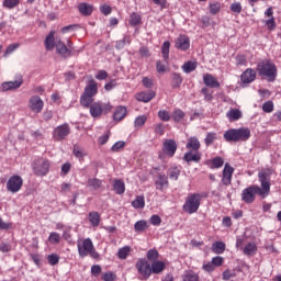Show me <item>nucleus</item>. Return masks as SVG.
<instances>
[{
  "label": "nucleus",
  "mask_w": 281,
  "mask_h": 281,
  "mask_svg": "<svg viewBox=\"0 0 281 281\" xmlns=\"http://www.w3.org/2000/svg\"><path fill=\"white\" fill-rule=\"evenodd\" d=\"M171 117L173 122H181V120L186 117V112H183L181 109H177L173 111Z\"/></svg>",
  "instance_id": "nucleus-46"
},
{
  "label": "nucleus",
  "mask_w": 281,
  "mask_h": 281,
  "mask_svg": "<svg viewBox=\"0 0 281 281\" xmlns=\"http://www.w3.org/2000/svg\"><path fill=\"white\" fill-rule=\"evenodd\" d=\"M48 243H50V245H58L60 243V234L56 232L50 233L48 236Z\"/></svg>",
  "instance_id": "nucleus-52"
},
{
  "label": "nucleus",
  "mask_w": 281,
  "mask_h": 281,
  "mask_svg": "<svg viewBox=\"0 0 281 281\" xmlns=\"http://www.w3.org/2000/svg\"><path fill=\"white\" fill-rule=\"evenodd\" d=\"M131 251H132L131 246H124V247L119 249L117 258L120 260H126L128 258V256H131Z\"/></svg>",
  "instance_id": "nucleus-37"
},
{
  "label": "nucleus",
  "mask_w": 281,
  "mask_h": 281,
  "mask_svg": "<svg viewBox=\"0 0 281 281\" xmlns=\"http://www.w3.org/2000/svg\"><path fill=\"white\" fill-rule=\"evenodd\" d=\"M258 246L255 243H248L243 249V254H245V256H256Z\"/></svg>",
  "instance_id": "nucleus-35"
},
{
  "label": "nucleus",
  "mask_w": 281,
  "mask_h": 281,
  "mask_svg": "<svg viewBox=\"0 0 281 281\" xmlns=\"http://www.w3.org/2000/svg\"><path fill=\"white\" fill-rule=\"evenodd\" d=\"M201 93L204 95L206 102H212V100H214V95H212V92H210V88H202Z\"/></svg>",
  "instance_id": "nucleus-57"
},
{
  "label": "nucleus",
  "mask_w": 281,
  "mask_h": 281,
  "mask_svg": "<svg viewBox=\"0 0 281 281\" xmlns=\"http://www.w3.org/2000/svg\"><path fill=\"white\" fill-rule=\"evenodd\" d=\"M78 10L82 16H91L93 14V5L86 2L79 3Z\"/></svg>",
  "instance_id": "nucleus-26"
},
{
  "label": "nucleus",
  "mask_w": 281,
  "mask_h": 281,
  "mask_svg": "<svg viewBox=\"0 0 281 281\" xmlns=\"http://www.w3.org/2000/svg\"><path fill=\"white\" fill-rule=\"evenodd\" d=\"M201 194L200 193H191L187 196L184 204L182 206L183 212L187 214H196L199 209L201 207Z\"/></svg>",
  "instance_id": "nucleus-6"
},
{
  "label": "nucleus",
  "mask_w": 281,
  "mask_h": 281,
  "mask_svg": "<svg viewBox=\"0 0 281 281\" xmlns=\"http://www.w3.org/2000/svg\"><path fill=\"white\" fill-rule=\"evenodd\" d=\"M265 25H266L267 30H269V32H273V30H276V27H278V25L276 24V18H270V19L266 20Z\"/></svg>",
  "instance_id": "nucleus-54"
},
{
  "label": "nucleus",
  "mask_w": 281,
  "mask_h": 281,
  "mask_svg": "<svg viewBox=\"0 0 281 281\" xmlns=\"http://www.w3.org/2000/svg\"><path fill=\"white\" fill-rule=\"evenodd\" d=\"M236 64L239 67H246L247 66V57L245 55H237L236 56Z\"/></svg>",
  "instance_id": "nucleus-62"
},
{
  "label": "nucleus",
  "mask_w": 281,
  "mask_h": 281,
  "mask_svg": "<svg viewBox=\"0 0 281 281\" xmlns=\"http://www.w3.org/2000/svg\"><path fill=\"white\" fill-rule=\"evenodd\" d=\"M151 273H161V271H164V269H166V263H164V261H154L151 263Z\"/></svg>",
  "instance_id": "nucleus-39"
},
{
  "label": "nucleus",
  "mask_w": 281,
  "mask_h": 281,
  "mask_svg": "<svg viewBox=\"0 0 281 281\" xmlns=\"http://www.w3.org/2000/svg\"><path fill=\"white\" fill-rule=\"evenodd\" d=\"M222 278H223V280H225V281L232 280V278H236V272H233L232 270L226 269V270L223 272Z\"/></svg>",
  "instance_id": "nucleus-64"
},
{
  "label": "nucleus",
  "mask_w": 281,
  "mask_h": 281,
  "mask_svg": "<svg viewBox=\"0 0 281 281\" xmlns=\"http://www.w3.org/2000/svg\"><path fill=\"white\" fill-rule=\"evenodd\" d=\"M179 175H181V170H179L177 167H171L168 170V176L170 179H172L173 181H177V179H179Z\"/></svg>",
  "instance_id": "nucleus-50"
},
{
  "label": "nucleus",
  "mask_w": 281,
  "mask_h": 281,
  "mask_svg": "<svg viewBox=\"0 0 281 281\" xmlns=\"http://www.w3.org/2000/svg\"><path fill=\"white\" fill-rule=\"evenodd\" d=\"M156 190H160V192H164V190H168V187L170 183L168 182V176L166 175H158L156 181H155Z\"/></svg>",
  "instance_id": "nucleus-21"
},
{
  "label": "nucleus",
  "mask_w": 281,
  "mask_h": 281,
  "mask_svg": "<svg viewBox=\"0 0 281 281\" xmlns=\"http://www.w3.org/2000/svg\"><path fill=\"white\" fill-rule=\"evenodd\" d=\"M140 23H142V16L139 14L134 12L130 15V25L135 27V25H139Z\"/></svg>",
  "instance_id": "nucleus-47"
},
{
  "label": "nucleus",
  "mask_w": 281,
  "mask_h": 281,
  "mask_svg": "<svg viewBox=\"0 0 281 281\" xmlns=\"http://www.w3.org/2000/svg\"><path fill=\"white\" fill-rule=\"evenodd\" d=\"M159 258V251L157 249H150L147 251V260H157Z\"/></svg>",
  "instance_id": "nucleus-61"
},
{
  "label": "nucleus",
  "mask_w": 281,
  "mask_h": 281,
  "mask_svg": "<svg viewBox=\"0 0 281 281\" xmlns=\"http://www.w3.org/2000/svg\"><path fill=\"white\" fill-rule=\"evenodd\" d=\"M147 121H148V116L146 115L137 116L134 121L135 128H142V126H144V124H146Z\"/></svg>",
  "instance_id": "nucleus-48"
},
{
  "label": "nucleus",
  "mask_w": 281,
  "mask_h": 281,
  "mask_svg": "<svg viewBox=\"0 0 281 281\" xmlns=\"http://www.w3.org/2000/svg\"><path fill=\"white\" fill-rule=\"evenodd\" d=\"M124 146H126V143L124 140H119L111 147V150L112 153H120Z\"/></svg>",
  "instance_id": "nucleus-60"
},
{
  "label": "nucleus",
  "mask_w": 281,
  "mask_h": 281,
  "mask_svg": "<svg viewBox=\"0 0 281 281\" xmlns=\"http://www.w3.org/2000/svg\"><path fill=\"white\" fill-rule=\"evenodd\" d=\"M177 140L167 138L162 143V153L167 157H175V154L177 153Z\"/></svg>",
  "instance_id": "nucleus-13"
},
{
  "label": "nucleus",
  "mask_w": 281,
  "mask_h": 281,
  "mask_svg": "<svg viewBox=\"0 0 281 281\" xmlns=\"http://www.w3.org/2000/svg\"><path fill=\"white\" fill-rule=\"evenodd\" d=\"M43 99H41L38 95H33L29 100V109L33 111V113H41V111H43Z\"/></svg>",
  "instance_id": "nucleus-15"
},
{
  "label": "nucleus",
  "mask_w": 281,
  "mask_h": 281,
  "mask_svg": "<svg viewBox=\"0 0 281 281\" xmlns=\"http://www.w3.org/2000/svg\"><path fill=\"white\" fill-rule=\"evenodd\" d=\"M274 104L273 101H267L262 105L263 113H273Z\"/></svg>",
  "instance_id": "nucleus-58"
},
{
  "label": "nucleus",
  "mask_w": 281,
  "mask_h": 281,
  "mask_svg": "<svg viewBox=\"0 0 281 281\" xmlns=\"http://www.w3.org/2000/svg\"><path fill=\"white\" fill-rule=\"evenodd\" d=\"M276 175V170L273 168H265L258 172V179L261 188L271 194V177Z\"/></svg>",
  "instance_id": "nucleus-8"
},
{
  "label": "nucleus",
  "mask_w": 281,
  "mask_h": 281,
  "mask_svg": "<svg viewBox=\"0 0 281 281\" xmlns=\"http://www.w3.org/2000/svg\"><path fill=\"white\" fill-rule=\"evenodd\" d=\"M77 248L80 258H87V256H90V258H93L94 260H98V258H100V254L98 252V250H95L91 238L78 240Z\"/></svg>",
  "instance_id": "nucleus-4"
},
{
  "label": "nucleus",
  "mask_w": 281,
  "mask_h": 281,
  "mask_svg": "<svg viewBox=\"0 0 281 281\" xmlns=\"http://www.w3.org/2000/svg\"><path fill=\"white\" fill-rule=\"evenodd\" d=\"M225 249H226V246H225V243L223 241H215L212 244V247H211V251L217 255L225 254Z\"/></svg>",
  "instance_id": "nucleus-36"
},
{
  "label": "nucleus",
  "mask_w": 281,
  "mask_h": 281,
  "mask_svg": "<svg viewBox=\"0 0 281 281\" xmlns=\"http://www.w3.org/2000/svg\"><path fill=\"white\" fill-rule=\"evenodd\" d=\"M161 54H162V58L166 63H168V58L170 57V42L166 41L164 42L162 46H161Z\"/></svg>",
  "instance_id": "nucleus-40"
},
{
  "label": "nucleus",
  "mask_w": 281,
  "mask_h": 281,
  "mask_svg": "<svg viewBox=\"0 0 281 281\" xmlns=\"http://www.w3.org/2000/svg\"><path fill=\"white\" fill-rule=\"evenodd\" d=\"M21 188H23V178L21 176H11L7 181V190L12 194H16V192H20Z\"/></svg>",
  "instance_id": "nucleus-12"
},
{
  "label": "nucleus",
  "mask_w": 281,
  "mask_h": 281,
  "mask_svg": "<svg viewBox=\"0 0 281 281\" xmlns=\"http://www.w3.org/2000/svg\"><path fill=\"white\" fill-rule=\"evenodd\" d=\"M32 168L35 177H47L52 162L47 158H36L32 162Z\"/></svg>",
  "instance_id": "nucleus-7"
},
{
  "label": "nucleus",
  "mask_w": 281,
  "mask_h": 281,
  "mask_svg": "<svg viewBox=\"0 0 281 281\" xmlns=\"http://www.w3.org/2000/svg\"><path fill=\"white\" fill-rule=\"evenodd\" d=\"M269 194L270 193L265 191L258 184H251L241 191V201H244V203H247L249 205L254 203V201H256V195L260 196L261 199H267Z\"/></svg>",
  "instance_id": "nucleus-2"
},
{
  "label": "nucleus",
  "mask_w": 281,
  "mask_h": 281,
  "mask_svg": "<svg viewBox=\"0 0 281 281\" xmlns=\"http://www.w3.org/2000/svg\"><path fill=\"white\" fill-rule=\"evenodd\" d=\"M158 117L161 122H170V112L166 110L158 111Z\"/></svg>",
  "instance_id": "nucleus-55"
},
{
  "label": "nucleus",
  "mask_w": 281,
  "mask_h": 281,
  "mask_svg": "<svg viewBox=\"0 0 281 281\" xmlns=\"http://www.w3.org/2000/svg\"><path fill=\"white\" fill-rule=\"evenodd\" d=\"M221 8H223L221 2H211L209 4L210 14H213V15L218 14V12H221Z\"/></svg>",
  "instance_id": "nucleus-44"
},
{
  "label": "nucleus",
  "mask_w": 281,
  "mask_h": 281,
  "mask_svg": "<svg viewBox=\"0 0 281 281\" xmlns=\"http://www.w3.org/2000/svg\"><path fill=\"white\" fill-rule=\"evenodd\" d=\"M226 117H227V120H229V122H238V120H240V117H243V112H240V110H238V109H231L226 113Z\"/></svg>",
  "instance_id": "nucleus-29"
},
{
  "label": "nucleus",
  "mask_w": 281,
  "mask_h": 281,
  "mask_svg": "<svg viewBox=\"0 0 281 281\" xmlns=\"http://www.w3.org/2000/svg\"><path fill=\"white\" fill-rule=\"evenodd\" d=\"M23 85V78H19L15 81H5L1 85V91H16Z\"/></svg>",
  "instance_id": "nucleus-19"
},
{
  "label": "nucleus",
  "mask_w": 281,
  "mask_h": 281,
  "mask_svg": "<svg viewBox=\"0 0 281 281\" xmlns=\"http://www.w3.org/2000/svg\"><path fill=\"white\" fill-rule=\"evenodd\" d=\"M88 109H90V115H92L93 117H101L102 113H110L113 106H111V104L109 103L92 101V103H90Z\"/></svg>",
  "instance_id": "nucleus-9"
},
{
  "label": "nucleus",
  "mask_w": 281,
  "mask_h": 281,
  "mask_svg": "<svg viewBox=\"0 0 281 281\" xmlns=\"http://www.w3.org/2000/svg\"><path fill=\"white\" fill-rule=\"evenodd\" d=\"M203 157V154L201 151H194V150H188L183 156V161L187 164H200L201 159Z\"/></svg>",
  "instance_id": "nucleus-16"
},
{
  "label": "nucleus",
  "mask_w": 281,
  "mask_h": 281,
  "mask_svg": "<svg viewBox=\"0 0 281 281\" xmlns=\"http://www.w3.org/2000/svg\"><path fill=\"white\" fill-rule=\"evenodd\" d=\"M88 220L90 222V224L92 225V227H98L100 225V213H98L97 211H92L88 214Z\"/></svg>",
  "instance_id": "nucleus-32"
},
{
  "label": "nucleus",
  "mask_w": 281,
  "mask_h": 281,
  "mask_svg": "<svg viewBox=\"0 0 281 281\" xmlns=\"http://www.w3.org/2000/svg\"><path fill=\"white\" fill-rule=\"evenodd\" d=\"M103 281H115L117 280V276L113 273L112 271L105 272L102 277Z\"/></svg>",
  "instance_id": "nucleus-63"
},
{
  "label": "nucleus",
  "mask_w": 281,
  "mask_h": 281,
  "mask_svg": "<svg viewBox=\"0 0 281 281\" xmlns=\"http://www.w3.org/2000/svg\"><path fill=\"white\" fill-rule=\"evenodd\" d=\"M150 227V224H148L146 222V220H140V221H137L135 224H134V229L137 234H144V232H146V229H148Z\"/></svg>",
  "instance_id": "nucleus-30"
},
{
  "label": "nucleus",
  "mask_w": 281,
  "mask_h": 281,
  "mask_svg": "<svg viewBox=\"0 0 281 281\" xmlns=\"http://www.w3.org/2000/svg\"><path fill=\"white\" fill-rule=\"evenodd\" d=\"M256 71L260 78H266L268 82H276L278 78V67L271 59H263L257 64Z\"/></svg>",
  "instance_id": "nucleus-1"
},
{
  "label": "nucleus",
  "mask_w": 281,
  "mask_h": 281,
  "mask_svg": "<svg viewBox=\"0 0 281 281\" xmlns=\"http://www.w3.org/2000/svg\"><path fill=\"white\" fill-rule=\"evenodd\" d=\"M203 82L205 87H210V89H218L221 87V82H218V79L212 74H204Z\"/></svg>",
  "instance_id": "nucleus-20"
},
{
  "label": "nucleus",
  "mask_w": 281,
  "mask_h": 281,
  "mask_svg": "<svg viewBox=\"0 0 281 281\" xmlns=\"http://www.w3.org/2000/svg\"><path fill=\"white\" fill-rule=\"evenodd\" d=\"M224 164H225V160L221 156H217V157L206 161V166H209L212 169H214V168H216V169L223 168Z\"/></svg>",
  "instance_id": "nucleus-28"
},
{
  "label": "nucleus",
  "mask_w": 281,
  "mask_h": 281,
  "mask_svg": "<svg viewBox=\"0 0 281 281\" xmlns=\"http://www.w3.org/2000/svg\"><path fill=\"white\" fill-rule=\"evenodd\" d=\"M132 207L134 210H144L146 207V199L144 195H137L134 201H132Z\"/></svg>",
  "instance_id": "nucleus-31"
},
{
  "label": "nucleus",
  "mask_w": 281,
  "mask_h": 281,
  "mask_svg": "<svg viewBox=\"0 0 281 281\" xmlns=\"http://www.w3.org/2000/svg\"><path fill=\"white\" fill-rule=\"evenodd\" d=\"M21 3V0H3L2 5L7 10H14Z\"/></svg>",
  "instance_id": "nucleus-43"
},
{
  "label": "nucleus",
  "mask_w": 281,
  "mask_h": 281,
  "mask_svg": "<svg viewBox=\"0 0 281 281\" xmlns=\"http://www.w3.org/2000/svg\"><path fill=\"white\" fill-rule=\"evenodd\" d=\"M72 153L77 159H82L83 157H87V154L85 149L78 145L74 146Z\"/></svg>",
  "instance_id": "nucleus-45"
},
{
  "label": "nucleus",
  "mask_w": 281,
  "mask_h": 281,
  "mask_svg": "<svg viewBox=\"0 0 281 281\" xmlns=\"http://www.w3.org/2000/svg\"><path fill=\"white\" fill-rule=\"evenodd\" d=\"M113 190L116 194H124L126 192V184L124 180H114Z\"/></svg>",
  "instance_id": "nucleus-34"
},
{
  "label": "nucleus",
  "mask_w": 281,
  "mask_h": 281,
  "mask_svg": "<svg viewBox=\"0 0 281 281\" xmlns=\"http://www.w3.org/2000/svg\"><path fill=\"white\" fill-rule=\"evenodd\" d=\"M202 269L203 271H206V273H214V271H216V268L212 261L203 263Z\"/></svg>",
  "instance_id": "nucleus-59"
},
{
  "label": "nucleus",
  "mask_w": 281,
  "mask_h": 281,
  "mask_svg": "<svg viewBox=\"0 0 281 281\" xmlns=\"http://www.w3.org/2000/svg\"><path fill=\"white\" fill-rule=\"evenodd\" d=\"M47 262L52 267H55V265H58V262H60V256H58L56 254L48 255L47 256Z\"/></svg>",
  "instance_id": "nucleus-53"
},
{
  "label": "nucleus",
  "mask_w": 281,
  "mask_h": 281,
  "mask_svg": "<svg viewBox=\"0 0 281 281\" xmlns=\"http://www.w3.org/2000/svg\"><path fill=\"white\" fill-rule=\"evenodd\" d=\"M217 138L216 133L210 132L206 134V137L204 138L205 146H212L214 144V140Z\"/></svg>",
  "instance_id": "nucleus-51"
},
{
  "label": "nucleus",
  "mask_w": 281,
  "mask_h": 281,
  "mask_svg": "<svg viewBox=\"0 0 281 281\" xmlns=\"http://www.w3.org/2000/svg\"><path fill=\"white\" fill-rule=\"evenodd\" d=\"M198 67L196 61H187L182 65L181 69L184 71V74H192V71H195Z\"/></svg>",
  "instance_id": "nucleus-38"
},
{
  "label": "nucleus",
  "mask_w": 281,
  "mask_h": 281,
  "mask_svg": "<svg viewBox=\"0 0 281 281\" xmlns=\"http://www.w3.org/2000/svg\"><path fill=\"white\" fill-rule=\"evenodd\" d=\"M187 150L199 151L201 149V142L196 136H191L187 140Z\"/></svg>",
  "instance_id": "nucleus-24"
},
{
  "label": "nucleus",
  "mask_w": 281,
  "mask_h": 281,
  "mask_svg": "<svg viewBox=\"0 0 281 281\" xmlns=\"http://www.w3.org/2000/svg\"><path fill=\"white\" fill-rule=\"evenodd\" d=\"M71 133V128L69 127V124L64 123L53 131V139L55 142H63V139H67L69 137V134Z\"/></svg>",
  "instance_id": "nucleus-11"
},
{
  "label": "nucleus",
  "mask_w": 281,
  "mask_h": 281,
  "mask_svg": "<svg viewBox=\"0 0 281 281\" xmlns=\"http://www.w3.org/2000/svg\"><path fill=\"white\" fill-rule=\"evenodd\" d=\"M95 95H98V82L91 79L86 86L85 91L80 97V104L83 105L85 109H89Z\"/></svg>",
  "instance_id": "nucleus-5"
},
{
  "label": "nucleus",
  "mask_w": 281,
  "mask_h": 281,
  "mask_svg": "<svg viewBox=\"0 0 281 281\" xmlns=\"http://www.w3.org/2000/svg\"><path fill=\"white\" fill-rule=\"evenodd\" d=\"M182 281H199V274L192 270L182 276Z\"/></svg>",
  "instance_id": "nucleus-42"
},
{
  "label": "nucleus",
  "mask_w": 281,
  "mask_h": 281,
  "mask_svg": "<svg viewBox=\"0 0 281 281\" xmlns=\"http://www.w3.org/2000/svg\"><path fill=\"white\" fill-rule=\"evenodd\" d=\"M176 49L180 52H188L190 49V37L188 35H179L175 44Z\"/></svg>",
  "instance_id": "nucleus-17"
},
{
  "label": "nucleus",
  "mask_w": 281,
  "mask_h": 281,
  "mask_svg": "<svg viewBox=\"0 0 281 281\" xmlns=\"http://www.w3.org/2000/svg\"><path fill=\"white\" fill-rule=\"evenodd\" d=\"M156 93L153 90L149 91H143L136 94V100L138 102H150V100H153V98H155Z\"/></svg>",
  "instance_id": "nucleus-25"
},
{
  "label": "nucleus",
  "mask_w": 281,
  "mask_h": 281,
  "mask_svg": "<svg viewBox=\"0 0 281 281\" xmlns=\"http://www.w3.org/2000/svg\"><path fill=\"white\" fill-rule=\"evenodd\" d=\"M257 72L252 68H247L241 75L240 80L243 85H251L256 80Z\"/></svg>",
  "instance_id": "nucleus-18"
},
{
  "label": "nucleus",
  "mask_w": 281,
  "mask_h": 281,
  "mask_svg": "<svg viewBox=\"0 0 281 281\" xmlns=\"http://www.w3.org/2000/svg\"><path fill=\"white\" fill-rule=\"evenodd\" d=\"M171 87L173 89H180L181 85H183V77L179 72H172L171 76Z\"/></svg>",
  "instance_id": "nucleus-27"
},
{
  "label": "nucleus",
  "mask_w": 281,
  "mask_h": 281,
  "mask_svg": "<svg viewBox=\"0 0 281 281\" xmlns=\"http://www.w3.org/2000/svg\"><path fill=\"white\" fill-rule=\"evenodd\" d=\"M56 31H50L44 41V46L47 52H52L56 47Z\"/></svg>",
  "instance_id": "nucleus-23"
},
{
  "label": "nucleus",
  "mask_w": 281,
  "mask_h": 281,
  "mask_svg": "<svg viewBox=\"0 0 281 281\" xmlns=\"http://www.w3.org/2000/svg\"><path fill=\"white\" fill-rule=\"evenodd\" d=\"M211 262L213 263V267H223L225 265V258L221 256L213 257Z\"/></svg>",
  "instance_id": "nucleus-56"
},
{
  "label": "nucleus",
  "mask_w": 281,
  "mask_h": 281,
  "mask_svg": "<svg viewBox=\"0 0 281 281\" xmlns=\"http://www.w3.org/2000/svg\"><path fill=\"white\" fill-rule=\"evenodd\" d=\"M126 117V106H119L115 109L113 119L115 122H122Z\"/></svg>",
  "instance_id": "nucleus-33"
},
{
  "label": "nucleus",
  "mask_w": 281,
  "mask_h": 281,
  "mask_svg": "<svg viewBox=\"0 0 281 281\" xmlns=\"http://www.w3.org/2000/svg\"><path fill=\"white\" fill-rule=\"evenodd\" d=\"M234 167L229 164H225L224 169L222 171V186H232V179L234 177Z\"/></svg>",
  "instance_id": "nucleus-14"
},
{
  "label": "nucleus",
  "mask_w": 281,
  "mask_h": 281,
  "mask_svg": "<svg viewBox=\"0 0 281 281\" xmlns=\"http://www.w3.org/2000/svg\"><path fill=\"white\" fill-rule=\"evenodd\" d=\"M135 267L137 269L139 280H148L153 274L150 265L146 259H137Z\"/></svg>",
  "instance_id": "nucleus-10"
},
{
  "label": "nucleus",
  "mask_w": 281,
  "mask_h": 281,
  "mask_svg": "<svg viewBox=\"0 0 281 281\" xmlns=\"http://www.w3.org/2000/svg\"><path fill=\"white\" fill-rule=\"evenodd\" d=\"M251 137L249 127L231 128L224 133L225 142H247Z\"/></svg>",
  "instance_id": "nucleus-3"
},
{
  "label": "nucleus",
  "mask_w": 281,
  "mask_h": 281,
  "mask_svg": "<svg viewBox=\"0 0 281 281\" xmlns=\"http://www.w3.org/2000/svg\"><path fill=\"white\" fill-rule=\"evenodd\" d=\"M88 187L92 188L93 190H100V188H102V180L98 178H89Z\"/></svg>",
  "instance_id": "nucleus-41"
},
{
  "label": "nucleus",
  "mask_w": 281,
  "mask_h": 281,
  "mask_svg": "<svg viewBox=\"0 0 281 281\" xmlns=\"http://www.w3.org/2000/svg\"><path fill=\"white\" fill-rule=\"evenodd\" d=\"M154 133H155V135H158L159 137L164 136V134L166 133V125H164L162 123L155 124Z\"/></svg>",
  "instance_id": "nucleus-49"
},
{
  "label": "nucleus",
  "mask_w": 281,
  "mask_h": 281,
  "mask_svg": "<svg viewBox=\"0 0 281 281\" xmlns=\"http://www.w3.org/2000/svg\"><path fill=\"white\" fill-rule=\"evenodd\" d=\"M55 47L57 49V54H59V56L63 58H69V56H71V49H69L67 45L63 43V41L57 40Z\"/></svg>",
  "instance_id": "nucleus-22"
}]
</instances>
